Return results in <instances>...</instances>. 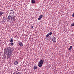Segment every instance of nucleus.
Listing matches in <instances>:
<instances>
[{"label":"nucleus","instance_id":"nucleus-27","mask_svg":"<svg viewBox=\"0 0 74 74\" xmlns=\"http://www.w3.org/2000/svg\"><path fill=\"white\" fill-rule=\"evenodd\" d=\"M10 11H12V10H10Z\"/></svg>","mask_w":74,"mask_h":74},{"label":"nucleus","instance_id":"nucleus-10","mask_svg":"<svg viewBox=\"0 0 74 74\" xmlns=\"http://www.w3.org/2000/svg\"><path fill=\"white\" fill-rule=\"evenodd\" d=\"M2 14H4V12H0V16H1Z\"/></svg>","mask_w":74,"mask_h":74},{"label":"nucleus","instance_id":"nucleus-12","mask_svg":"<svg viewBox=\"0 0 74 74\" xmlns=\"http://www.w3.org/2000/svg\"><path fill=\"white\" fill-rule=\"evenodd\" d=\"M8 19H11V15H9L8 16Z\"/></svg>","mask_w":74,"mask_h":74},{"label":"nucleus","instance_id":"nucleus-1","mask_svg":"<svg viewBox=\"0 0 74 74\" xmlns=\"http://www.w3.org/2000/svg\"><path fill=\"white\" fill-rule=\"evenodd\" d=\"M12 52V48L11 47H8L7 48L6 51V52L8 55H9V54L10 53V55L11 53Z\"/></svg>","mask_w":74,"mask_h":74},{"label":"nucleus","instance_id":"nucleus-14","mask_svg":"<svg viewBox=\"0 0 74 74\" xmlns=\"http://www.w3.org/2000/svg\"><path fill=\"white\" fill-rule=\"evenodd\" d=\"M35 1L34 0H32V1L31 3H32V4H33L34 3H35Z\"/></svg>","mask_w":74,"mask_h":74},{"label":"nucleus","instance_id":"nucleus-8","mask_svg":"<svg viewBox=\"0 0 74 74\" xmlns=\"http://www.w3.org/2000/svg\"><path fill=\"white\" fill-rule=\"evenodd\" d=\"M9 41L10 42H12L14 41V39H13L12 38H10V39Z\"/></svg>","mask_w":74,"mask_h":74},{"label":"nucleus","instance_id":"nucleus-5","mask_svg":"<svg viewBox=\"0 0 74 74\" xmlns=\"http://www.w3.org/2000/svg\"><path fill=\"white\" fill-rule=\"evenodd\" d=\"M21 73L19 71H17L13 74H21Z\"/></svg>","mask_w":74,"mask_h":74},{"label":"nucleus","instance_id":"nucleus-17","mask_svg":"<svg viewBox=\"0 0 74 74\" xmlns=\"http://www.w3.org/2000/svg\"><path fill=\"white\" fill-rule=\"evenodd\" d=\"M15 17H14V16H13V17H12L11 18V21H12V19H14V18Z\"/></svg>","mask_w":74,"mask_h":74},{"label":"nucleus","instance_id":"nucleus-6","mask_svg":"<svg viewBox=\"0 0 74 74\" xmlns=\"http://www.w3.org/2000/svg\"><path fill=\"white\" fill-rule=\"evenodd\" d=\"M14 65H16L17 64H18V62L17 61H15L14 63Z\"/></svg>","mask_w":74,"mask_h":74},{"label":"nucleus","instance_id":"nucleus-13","mask_svg":"<svg viewBox=\"0 0 74 74\" xmlns=\"http://www.w3.org/2000/svg\"><path fill=\"white\" fill-rule=\"evenodd\" d=\"M33 69L34 70H36V69H37V66H35L34 68H33Z\"/></svg>","mask_w":74,"mask_h":74},{"label":"nucleus","instance_id":"nucleus-4","mask_svg":"<svg viewBox=\"0 0 74 74\" xmlns=\"http://www.w3.org/2000/svg\"><path fill=\"white\" fill-rule=\"evenodd\" d=\"M18 44L21 46V47H23V44L22 42H19Z\"/></svg>","mask_w":74,"mask_h":74},{"label":"nucleus","instance_id":"nucleus-15","mask_svg":"<svg viewBox=\"0 0 74 74\" xmlns=\"http://www.w3.org/2000/svg\"><path fill=\"white\" fill-rule=\"evenodd\" d=\"M48 34H49V35H52V32H50Z\"/></svg>","mask_w":74,"mask_h":74},{"label":"nucleus","instance_id":"nucleus-21","mask_svg":"<svg viewBox=\"0 0 74 74\" xmlns=\"http://www.w3.org/2000/svg\"><path fill=\"white\" fill-rule=\"evenodd\" d=\"M72 16L73 17H74V13L73 14Z\"/></svg>","mask_w":74,"mask_h":74},{"label":"nucleus","instance_id":"nucleus-11","mask_svg":"<svg viewBox=\"0 0 74 74\" xmlns=\"http://www.w3.org/2000/svg\"><path fill=\"white\" fill-rule=\"evenodd\" d=\"M73 47V46H70V47L69 48V50L70 51V50H71V49H72V47Z\"/></svg>","mask_w":74,"mask_h":74},{"label":"nucleus","instance_id":"nucleus-3","mask_svg":"<svg viewBox=\"0 0 74 74\" xmlns=\"http://www.w3.org/2000/svg\"><path fill=\"white\" fill-rule=\"evenodd\" d=\"M43 17V15H40L38 18V20H39V21H40V20H41V19Z\"/></svg>","mask_w":74,"mask_h":74},{"label":"nucleus","instance_id":"nucleus-25","mask_svg":"<svg viewBox=\"0 0 74 74\" xmlns=\"http://www.w3.org/2000/svg\"><path fill=\"white\" fill-rule=\"evenodd\" d=\"M13 12V13H15V12H14L13 11V12Z\"/></svg>","mask_w":74,"mask_h":74},{"label":"nucleus","instance_id":"nucleus-2","mask_svg":"<svg viewBox=\"0 0 74 74\" xmlns=\"http://www.w3.org/2000/svg\"><path fill=\"white\" fill-rule=\"evenodd\" d=\"M52 41L53 42H56V38L55 37L53 36V38L52 39Z\"/></svg>","mask_w":74,"mask_h":74},{"label":"nucleus","instance_id":"nucleus-9","mask_svg":"<svg viewBox=\"0 0 74 74\" xmlns=\"http://www.w3.org/2000/svg\"><path fill=\"white\" fill-rule=\"evenodd\" d=\"M38 65L39 67H41L42 66V64L39 63L38 64Z\"/></svg>","mask_w":74,"mask_h":74},{"label":"nucleus","instance_id":"nucleus-20","mask_svg":"<svg viewBox=\"0 0 74 74\" xmlns=\"http://www.w3.org/2000/svg\"><path fill=\"white\" fill-rule=\"evenodd\" d=\"M10 45H14V43H12V42H11V43H10Z\"/></svg>","mask_w":74,"mask_h":74},{"label":"nucleus","instance_id":"nucleus-7","mask_svg":"<svg viewBox=\"0 0 74 74\" xmlns=\"http://www.w3.org/2000/svg\"><path fill=\"white\" fill-rule=\"evenodd\" d=\"M39 63H40V64H43V63H44V61H43V60H40L39 61Z\"/></svg>","mask_w":74,"mask_h":74},{"label":"nucleus","instance_id":"nucleus-16","mask_svg":"<svg viewBox=\"0 0 74 74\" xmlns=\"http://www.w3.org/2000/svg\"><path fill=\"white\" fill-rule=\"evenodd\" d=\"M71 26H74V23H73L71 24Z\"/></svg>","mask_w":74,"mask_h":74},{"label":"nucleus","instance_id":"nucleus-24","mask_svg":"<svg viewBox=\"0 0 74 74\" xmlns=\"http://www.w3.org/2000/svg\"><path fill=\"white\" fill-rule=\"evenodd\" d=\"M10 56H10L9 57H8V58H10Z\"/></svg>","mask_w":74,"mask_h":74},{"label":"nucleus","instance_id":"nucleus-26","mask_svg":"<svg viewBox=\"0 0 74 74\" xmlns=\"http://www.w3.org/2000/svg\"><path fill=\"white\" fill-rule=\"evenodd\" d=\"M12 11H14V10H12Z\"/></svg>","mask_w":74,"mask_h":74},{"label":"nucleus","instance_id":"nucleus-23","mask_svg":"<svg viewBox=\"0 0 74 74\" xmlns=\"http://www.w3.org/2000/svg\"><path fill=\"white\" fill-rule=\"evenodd\" d=\"M33 26H32V27H31V28H32V29H33Z\"/></svg>","mask_w":74,"mask_h":74},{"label":"nucleus","instance_id":"nucleus-18","mask_svg":"<svg viewBox=\"0 0 74 74\" xmlns=\"http://www.w3.org/2000/svg\"><path fill=\"white\" fill-rule=\"evenodd\" d=\"M49 36V35L48 34L46 36V37H48Z\"/></svg>","mask_w":74,"mask_h":74},{"label":"nucleus","instance_id":"nucleus-19","mask_svg":"<svg viewBox=\"0 0 74 74\" xmlns=\"http://www.w3.org/2000/svg\"><path fill=\"white\" fill-rule=\"evenodd\" d=\"M15 18L14 17L13 19V21H15Z\"/></svg>","mask_w":74,"mask_h":74},{"label":"nucleus","instance_id":"nucleus-22","mask_svg":"<svg viewBox=\"0 0 74 74\" xmlns=\"http://www.w3.org/2000/svg\"><path fill=\"white\" fill-rule=\"evenodd\" d=\"M9 19L8 20V21H9V22H10V20H11V18L10 19Z\"/></svg>","mask_w":74,"mask_h":74}]
</instances>
